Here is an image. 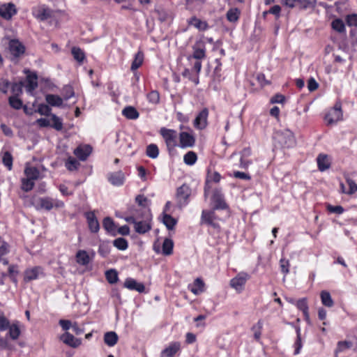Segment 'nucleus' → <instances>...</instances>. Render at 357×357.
Instances as JSON below:
<instances>
[{
  "mask_svg": "<svg viewBox=\"0 0 357 357\" xmlns=\"http://www.w3.org/2000/svg\"><path fill=\"white\" fill-rule=\"evenodd\" d=\"M180 342H172L161 352L160 357H174V356L180 350Z\"/></svg>",
  "mask_w": 357,
  "mask_h": 357,
  "instance_id": "nucleus-20",
  "label": "nucleus"
},
{
  "mask_svg": "<svg viewBox=\"0 0 357 357\" xmlns=\"http://www.w3.org/2000/svg\"><path fill=\"white\" fill-rule=\"evenodd\" d=\"M71 53L75 60L79 64H82L85 59V54L84 51L77 47H73L71 50Z\"/></svg>",
  "mask_w": 357,
  "mask_h": 357,
  "instance_id": "nucleus-34",
  "label": "nucleus"
},
{
  "mask_svg": "<svg viewBox=\"0 0 357 357\" xmlns=\"http://www.w3.org/2000/svg\"><path fill=\"white\" fill-rule=\"evenodd\" d=\"M8 330V337L13 340H17L21 334V331L20 328V322L18 321H13Z\"/></svg>",
  "mask_w": 357,
  "mask_h": 357,
  "instance_id": "nucleus-25",
  "label": "nucleus"
},
{
  "mask_svg": "<svg viewBox=\"0 0 357 357\" xmlns=\"http://www.w3.org/2000/svg\"><path fill=\"white\" fill-rule=\"evenodd\" d=\"M42 274L43 271L40 266L28 268L24 272V280L27 282L33 280H36Z\"/></svg>",
  "mask_w": 357,
  "mask_h": 357,
  "instance_id": "nucleus-17",
  "label": "nucleus"
},
{
  "mask_svg": "<svg viewBox=\"0 0 357 357\" xmlns=\"http://www.w3.org/2000/svg\"><path fill=\"white\" fill-rule=\"evenodd\" d=\"M63 93L65 100H68L69 98H72L75 95L73 87L69 85L65 86L63 87Z\"/></svg>",
  "mask_w": 357,
  "mask_h": 357,
  "instance_id": "nucleus-63",
  "label": "nucleus"
},
{
  "mask_svg": "<svg viewBox=\"0 0 357 357\" xmlns=\"http://www.w3.org/2000/svg\"><path fill=\"white\" fill-rule=\"evenodd\" d=\"M193 53L191 57L196 60H202L206 58V47L205 44L202 41H198L192 46Z\"/></svg>",
  "mask_w": 357,
  "mask_h": 357,
  "instance_id": "nucleus-11",
  "label": "nucleus"
},
{
  "mask_svg": "<svg viewBox=\"0 0 357 357\" xmlns=\"http://www.w3.org/2000/svg\"><path fill=\"white\" fill-rule=\"evenodd\" d=\"M85 217L87 220L89 228L93 233H97L99 231L100 225L99 222L93 212H87L85 214Z\"/></svg>",
  "mask_w": 357,
  "mask_h": 357,
  "instance_id": "nucleus-19",
  "label": "nucleus"
},
{
  "mask_svg": "<svg viewBox=\"0 0 357 357\" xmlns=\"http://www.w3.org/2000/svg\"><path fill=\"white\" fill-rule=\"evenodd\" d=\"M10 326L9 320L3 314L0 315V331L8 330Z\"/></svg>",
  "mask_w": 357,
  "mask_h": 357,
  "instance_id": "nucleus-56",
  "label": "nucleus"
},
{
  "mask_svg": "<svg viewBox=\"0 0 357 357\" xmlns=\"http://www.w3.org/2000/svg\"><path fill=\"white\" fill-rule=\"evenodd\" d=\"M33 15L40 21L47 20L52 17L53 11L45 6H38L32 10Z\"/></svg>",
  "mask_w": 357,
  "mask_h": 357,
  "instance_id": "nucleus-7",
  "label": "nucleus"
},
{
  "mask_svg": "<svg viewBox=\"0 0 357 357\" xmlns=\"http://www.w3.org/2000/svg\"><path fill=\"white\" fill-rule=\"evenodd\" d=\"M331 26L333 29L336 31L337 32L342 33L345 32V25L344 22L340 19H335L332 21L331 22Z\"/></svg>",
  "mask_w": 357,
  "mask_h": 357,
  "instance_id": "nucleus-40",
  "label": "nucleus"
},
{
  "mask_svg": "<svg viewBox=\"0 0 357 357\" xmlns=\"http://www.w3.org/2000/svg\"><path fill=\"white\" fill-rule=\"evenodd\" d=\"M188 23L199 29V31H205L208 28V24L206 21H202L196 17H191Z\"/></svg>",
  "mask_w": 357,
  "mask_h": 357,
  "instance_id": "nucleus-26",
  "label": "nucleus"
},
{
  "mask_svg": "<svg viewBox=\"0 0 357 357\" xmlns=\"http://www.w3.org/2000/svg\"><path fill=\"white\" fill-rule=\"evenodd\" d=\"M113 245L120 250H125L128 248V243L124 238L119 237L114 241Z\"/></svg>",
  "mask_w": 357,
  "mask_h": 357,
  "instance_id": "nucleus-46",
  "label": "nucleus"
},
{
  "mask_svg": "<svg viewBox=\"0 0 357 357\" xmlns=\"http://www.w3.org/2000/svg\"><path fill=\"white\" fill-rule=\"evenodd\" d=\"M8 251V244L5 242L1 237H0V261L4 265L8 264V261L3 257Z\"/></svg>",
  "mask_w": 357,
  "mask_h": 357,
  "instance_id": "nucleus-30",
  "label": "nucleus"
},
{
  "mask_svg": "<svg viewBox=\"0 0 357 357\" xmlns=\"http://www.w3.org/2000/svg\"><path fill=\"white\" fill-rule=\"evenodd\" d=\"M326 208L328 211H329L330 213L336 214H342L344 211L343 207L341 206H333L331 204H328Z\"/></svg>",
  "mask_w": 357,
  "mask_h": 357,
  "instance_id": "nucleus-64",
  "label": "nucleus"
},
{
  "mask_svg": "<svg viewBox=\"0 0 357 357\" xmlns=\"http://www.w3.org/2000/svg\"><path fill=\"white\" fill-rule=\"evenodd\" d=\"M289 266H290V264H289V261L288 259H286L284 258H282L280 260V270L281 271L287 275V273H289Z\"/></svg>",
  "mask_w": 357,
  "mask_h": 357,
  "instance_id": "nucleus-59",
  "label": "nucleus"
},
{
  "mask_svg": "<svg viewBox=\"0 0 357 357\" xmlns=\"http://www.w3.org/2000/svg\"><path fill=\"white\" fill-rule=\"evenodd\" d=\"M174 248L173 241L170 238H165L162 243V253L168 256L172 254Z\"/></svg>",
  "mask_w": 357,
  "mask_h": 357,
  "instance_id": "nucleus-33",
  "label": "nucleus"
},
{
  "mask_svg": "<svg viewBox=\"0 0 357 357\" xmlns=\"http://www.w3.org/2000/svg\"><path fill=\"white\" fill-rule=\"evenodd\" d=\"M60 339L64 344L73 348L78 347L82 343V340L80 339L75 337L68 332H66L64 334H63Z\"/></svg>",
  "mask_w": 357,
  "mask_h": 357,
  "instance_id": "nucleus-16",
  "label": "nucleus"
},
{
  "mask_svg": "<svg viewBox=\"0 0 357 357\" xmlns=\"http://www.w3.org/2000/svg\"><path fill=\"white\" fill-rule=\"evenodd\" d=\"M102 226L104 229L108 232H114L116 229L114 222L109 217H106L104 218L102 222Z\"/></svg>",
  "mask_w": 357,
  "mask_h": 357,
  "instance_id": "nucleus-45",
  "label": "nucleus"
},
{
  "mask_svg": "<svg viewBox=\"0 0 357 357\" xmlns=\"http://www.w3.org/2000/svg\"><path fill=\"white\" fill-rule=\"evenodd\" d=\"M160 135L164 138L167 148L169 152L173 151L177 146V132L172 129L162 128L160 130Z\"/></svg>",
  "mask_w": 357,
  "mask_h": 357,
  "instance_id": "nucleus-3",
  "label": "nucleus"
},
{
  "mask_svg": "<svg viewBox=\"0 0 357 357\" xmlns=\"http://www.w3.org/2000/svg\"><path fill=\"white\" fill-rule=\"evenodd\" d=\"M137 218L134 215H130L125 218V220L128 223L134 224L135 230L138 234H144L151 229V225L147 220L138 221Z\"/></svg>",
  "mask_w": 357,
  "mask_h": 357,
  "instance_id": "nucleus-4",
  "label": "nucleus"
},
{
  "mask_svg": "<svg viewBox=\"0 0 357 357\" xmlns=\"http://www.w3.org/2000/svg\"><path fill=\"white\" fill-rule=\"evenodd\" d=\"M119 337L114 331L107 332L104 335V342L109 347H114L118 342Z\"/></svg>",
  "mask_w": 357,
  "mask_h": 357,
  "instance_id": "nucleus-27",
  "label": "nucleus"
},
{
  "mask_svg": "<svg viewBox=\"0 0 357 357\" xmlns=\"http://www.w3.org/2000/svg\"><path fill=\"white\" fill-rule=\"evenodd\" d=\"M194 287L190 291L195 295H198L204 291V282L201 278H197L194 281Z\"/></svg>",
  "mask_w": 357,
  "mask_h": 357,
  "instance_id": "nucleus-36",
  "label": "nucleus"
},
{
  "mask_svg": "<svg viewBox=\"0 0 357 357\" xmlns=\"http://www.w3.org/2000/svg\"><path fill=\"white\" fill-rule=\"evenodd\" d=\"M24 174L26 178L33 181L37 180L40 176L39 170L35 167H26L24 169Z\"/></svg>",
  "mask_w": 357,
  "mask_h": 357,
  "instance_id": "nucleus-35",
  "label": "nucleus"
},
{
  "mask_svg": "<svg viewBox=\"0 0 357 357\" xmlns=\"http://www.w3.org/2000/svg\"><path fill=\"white\" fill-rule=\"evenodd\" d=\"M162 222L166 226L167 229L172 230L174 229L177 221L170 215L165 213L163 215Z\"/></svg>",
  "mask_w": 357,
  "mask_h": 357,
  "instance_id": "nucleus-38",
  "label": "nucleus"
},
{
  "mask_svg": "<svg viewBox=\"0 0 357 357\" xmlns=\"http://www.w3.org/2000/svg\"><path fill=\"white\" fill-rule=\"evenodd\" d=\"M190 195L191 189L186 184H183L177 188L176 193V205L179 208H183L188 204L189 197Z\"/></svg>",
  "mask_w": 357,
  "mask_h": 357,
  "instance_id": "nucleus-2",
  "label": "nucleus"
},
{
  "mask_svg": "<svg viewBox=\"0 0 357 357\" xmlns=\"http://www.w3.org/2000/svg\"><path fill=\"white\" fill-rule=\"evenodd\" d=\"M217 218L213 211L203 210L201 216V224H205L214 229H220L219 224L215 222Z\"/></svg>",
  "mask_w": 357,
  "mask_h": 357,
  "instance_id": "nucleus-6",
  "label": "nucleus"
},
{
  "mask_svg": "<svg viewBox=\"0 0 357 357\" xmlns=\"http://www.w3.org/2000/svg\"><path fill=\"white\" fill-rule=\"evenodd\" d=\"M23 86L24 83L22 82L13 83L11 85V91L13 93V96L19 97L22 93Z\"/></svg>",
  "mask_w": 357,
  "mask_h": 357,
  "instance_id": "nucleus-51",
  "label": "nucleus"
},
{
  "mask_svg": "<svg viewBox=\"0 0 357 357\" xmlns=\"http://www.w3.org/2000/svg\"><path fill=\"white\" fill-rule=\"evenodd\" d=\"M352 347V342L350 341H340L337 343L336 352H342Z\"/></svg>",
  "mask_w": 357,
  "mask_h": 357,
  "instance_id": "nucleus-57",
  "label": "nucleus"
},
{
  "mask_svg": "<svg viewBox=\"0 0 357 357\" xmlns=\"http://www.w3.org/2000/svg\"><path fill=\"white\" fill-rule=\"evenodd\" d=\"M275 138L282 146L287 148L292 147L296 142L294 134L289 130L278 132Z\"/></svg>",
  "mask_w": 357,
  "mask_h": 357,
  "instance_id": "nucleus-5",
  "label": "nucleus"
},
{
  "mask_svg": "<svg viewBox=\"0 0 357 357\" xmlns=\"http://www.w3.org/2000/svg\"><path fill=\"white\" fill-rule=\"evenodd\" d=\"M52 123L50 126L56 130H61L63 128L62 120L55 114H51Z\"/></svg>",
  "mask_w": 357,
  "mask_h": 357,
  "instance_id": "nucleus-49",
  "label": "nucleus"
},
{
  "mask_svg": "<svg viewBox=\"0 0 357 357\" xmlns=\"http://www.w3.org/2000/svg\"><path fill=\"white\" fill-rule=\"evenodd\" d=\"M345 20L349 26H357V14L347 15Z\"/></svg>",
  "mask_w": 357,
  "mask_h": 357,
  "instance_id": "nucleus-60",
  "label": "nucleus"
},
{
  "mask_svg": "<svg viewBox=\"0 0 357 357\" xmlns=\"http://www.w3.org/2000/svg\"><path fill=\"white\" fill-rule=\"evenodd\" d=\"M149 101L153 104H156L160 100V95L157 91H152L147 95Z\"/></svg>",
  "mask_w": 357,
  "mask_h": 357,
  "instance_id": "nucleus-61",
  "label": "nucleus"
},
{
  "mask_svg": "<svg viewBox=\"0 0 357 357\" xmlns=\"http://www.w3.org/2000/svg\"><path fill=\"white\" fill-rule=\"evenodd\" d=\"M317 162L318 169L321 172H324L331 167V159L326 154H319L317 158Z\"/></svg>",
  "mask_w": 357,
  "mask_h": 357,
  "instance_id": "nucleus-22",
  "label": "nucleus"
},
{
  "mask_svg": "<svg viewBox=\"0 0 357 357\" xmlns=\"http://www.w3.org/2000/svg\"><path fill=\"white\" fill-rule=\"evenodd\" d=\"M34 187L33 180L26 178L22 179V189L25 192H29Z\"/></svg>",
  "mask_w": 357,
  "mask_h": 357,
  "instance_id": "nucleus-52",
  "label": "nucleus"
},
{
  "mask_svg": "<svg viewBox=\"0 0 357 357\" xmlns=\"http://www.w3.org/2000/svg\"><path fill=\"white\" fill-rule=\"evenodd\" d=\"M108 181L114 186L123 185L125 182V174L122 171L109 172L107 174Z\"/></svg>",
  "mask_w": 357,
  "mask_h": 357,
  "instance_id": "nucleus-10",
  "label": "nucleus"
},
{
  "mask_svg": "<svg viewBox=\"0 0 357 357\" xmlns=\"http://www.w3.org/2000/svg\"><path fill=\"white\" fill-rule=\"evenodd\" d=\"M92 152V147L89 144H81L73 151V153L82 161H84Z\"/></svg>",
  "mask_w": 357,
  "mask_h": 357,
  "instance_id": "nucleus-12",
  "label": "nucleus"
},
{
  "mask_svg": "<svg viewBox=\"0 0 357 357\" xmlns=\"http://www.w3.org/2000/svg\"><path fill=\"white\" fill-rule=\"evenodd\" d=\"M2 162L5 167H6L9 170L12 169L13 156L10 152L6 151L3 153L2 156Z\"/></svg>",
  "mask_w": 357,
  "mask_h": 357,
  "instance_id": "nucleus-47",
  "label": "nucleus"
},
{
  "mask_svg": "<svg viewBox=\"0 0 357 357\" xmlns=\"http://www.w3.org/2000/svg\"><path fill=\"white\" fill-rule=\"evenodd\" d=\"M208 114V111L207 109H202L196 116L194 121V126L199 130L205 128L207 125Z\"/></svg>",
  "mask_w": 357,
  "mask_h": 357,
  "instance_id": "nucleus-15",
  "label": "nucleus"
},
{
  "mask_svg": "<svg viewBox=\"0 0 357 357\" xmlns=\"http://www.w3.org/2000/svg\"><path fill=\"white\" fill-rule=\"evenodd\" d=\"M321 303L324 305L331 307L334 303L329 292L323 291L321 293Z\"/></svg>",
  "mask_w": 357,
  "mask_h": 357,
  "instance_id": "nucleus-42",
  "label": "nucleus"
},
{
  "mask_svg": "<svg viewBox=\"0 0 357 357\" xmlns=\"http://www.w3.org/2000/svg\"><path fill=\"white\" fill-rule=\"evenodd\" d=\"M296 306L300 310H301L303 312L305 319H308L309 318L308 306H307L306 298L299 299L296 302Z\"/></svg>",
  "mask_w": 357,
  "mask_h": 357,
  "instance_id": "nucleus-43",
  "label": "nucleus"
},
{
  "mask_svg": "<svg viewBox=\"0 0 357 357\" xmlns=\"http://www.w3.org/2000/svg\"><path fill=\"white\" fill-rule=\"evenodd\" d=\"M342 112H336L331 109L328 114H326L325 120L326 121L328 125H332L342 120Z\"/></svg>",
  "mask_w": 357,
  "mask_h": 357,
  "instance_id": "nucleus-24",
  "label": "nucleus"
},
{
  "mask_svg": "<svg viewBox=\"0 0 357 357\" xmlns=\"http://www.w3.org/2000/svg\"><path fill=\"white\" fill-rule=\"evenodd\" d=\"M296 335H297L296 340L294 343V347H295L294 355L298 354L302 348L301 329L299 328H296Z\"/></svg>",
  "mask_w": 357,
  "mask_h": 357,
  "instance_id": "nucleus-53",
  "label": "nucleus"
},
{
  "mask_svg": "<svg viewBox=\"0 0 357 357\" xmlns=\"http://www.w3.org/2000/svg\"><path fill=\"white\" fill-rule=\"evenodd\" d=\"M346 181L349 185V190L347 191V194L351 195L357 191V184L350 178L349 176H346Z\"/></svg>",
  "mask_w": 357,
  "mask_h": 357,
  "instance_id": "nucleus-58",
  "label": "nucleus"
},
{
  "mask_svg": "<svg viewBox=\"0 0 357 357\" xmlns=\"http://www.w3.org/2000/svg\"><path fill=\"white\" fill-rule=\"evenodd\" d=\"M124 287L130 290H135L139 293H142L145 290L143 283L137 282L135 279L128 278L124 282Z\"/></svg>",
  "mask_w": 357,
  "mask_h": 357,
  "instance_id": "nucleus-21",
  "label": "nucleus"
},
{
  "mask_svg": "<svg viewBox=\"0 0 357 357\" xmlns=\"http://www.w3.org/2000/svg\"><path fill=\"white\" fill-rule=\"evenodd\" d=\"M105 277L107 280L110 284H114L118 281V273L116 270L110 269L107 271L105 273Z\"/></svg>",
  "mask_w": 357,
  "mask_h": 357,
  "instance_id": "nucleus-48",
  "label": "nucleus"
},
{
  "mask_svg": "<svg viewBox=\"0 0 357 357\" xmlns=\"http://www.w3.org/2000/svg\"><path fill=\"white\" fill-rule=\"evenodd\" d=\"M38 112L41 115L50 116L51 115V108L45 104H40L38 107Z\"/></svg>",
  "mask_w": 357,
  "mask_h": 357,
  "instance_id": "nucleus-62",
  "label": "nucleus"
},
{
  "mask_svg": "<svg viewBox=\"0 0 357 357\" xmlns=\"http://www.w3.org/2000/svg\"><path fill=\"white\" fill-rule=\"evenodd\" d=\"M179 142H180V147L181 148H188L192 147L195 143V139L189 132H181L179 134Z\"/></svg>",
  "mask_w": 357,
  "mask_h": 357,
  "instance_id": "nucleus-13",
  "label": "nucleus"
},
{
  "mask_svg": "<svg viewBox=\"0 0 357 357\" xmlns=\"http://www.w3.org/2000/svg\"><path fill=\"white\" fill-rule=\"evenodd\" d=\"M300 8L306 9L314 7L316 4V0H297Z\"/></svg>",
  "mask_w": 357,
  "mask_h": 357,
  "instance_id": "nucleus-55",
  "label": "nucleus"
},
{
  "mask_svg": "<svg viewBox=\"0 0 357 357\" xmlns=\"http://www.w3.org/2000/svg\"><path fill=\"white\" fill-rule=\"evenodd\" d=\"M26 90L28 93H31L38 86L37 74L36 73L28 74L26 76Z\"/></svg>",
  "mask_w": 357,
  "mask_h": 357,
  "instance_id": "nucleus-18",
  "label": "nucleus"
},
{
  "mask_svg": "<svg viewBox=\"0 0 357 357\" xmlns=\"http://www.w3.org/2000/svg\"><path fill=\"white\" fill-rule=\"evenodd\" d=\"M144 61V53L142 51H139L135 55L134 60L132 62L130 69L132 71H135L138 69Z\"/></svg>",
  "mask_w": 357,
  "mask_h": 357,
  "instance_id": "nucleus-31",
  "label": "nucleus"
},
{
  "mask_svg": "<svg viewBox=\"0 0 357 357\" xmlns=\"http://www.w3.org/2000/svg\"><path fill=\"white\" fill-rule=\"evenodd\" d=\"M240 15V11L238 8H231L227 13V19L231 22H236Z\"/></svg>",
  "mask_w": 357,
  "mask_h": 357,
  "instance_id": "nucleus-44",
  "label": "nucleus"
},
{
  "mask_svg": "<svg viewBox=\"0 0 357 357\" xmlns=\"http://www.w3.org/2000/svg\"><path fill=\"white\" fill-rule=\"evenodd\" d=\"M8 102L10 107L15 109H20L23 107L22 101L16 96H10Z\"/></svg>",
  "mask_w": 357,
  "mask_h": 357,
  "instance_id": "nucleus-50",
  "label": "nucleus"
},
{
  "mask_svg": "<svg viewBox=\"0 0 357 357\" xmlns=\"http://www.w3.org/2000/svg\"><path fill=\"white\" fill-rule=\"evenodd\" d=\"M135 202L139 206L143 208L147 207L151 202V201L148 199L147 197H146L144 195H138L135 197Z\"/></svg>",
  "mask_w": 357,
  "mask_h": 357,
  "instance_id": "nucleus-54",
  "label": "nucleus"
},
{
  "mask_svg": "<svg viewBox=\"0 0 357 357\" xmlns=\"http://www.w3.org/2000/svg\"><path fill=\"white\" fill-rule=\"evenodd\" d=\"M64 206V203L59 199L50 197H40L36 200L35 208L37 210L45 209L50 211L53 208H60Z\"/></svg>",
  "mask_w": 357,
  "mask_h": 357,
  "instance_id": "nucleus-1",
  "label": "nucleus"
},
{
  "mask_svg": "<svg viewBox=\"0 0 357 357\" xmlns=\"http://www.w3.org/2000/svg\"><path fill=\"white\" fill-rule=\"evenodd\" d=\"M45 100L53 107H60L63 104V99L57 95L47 94L45 96Z\"/></svg>",
  "mask_w": 357,
  "mask_h": 357,
  "instance_id": "nucleus-28",
  "label": "nucleus"
},
{
  "mask_svg": "<svg viewBox=\"0 0 357 357\" xmlns=\"http://www.w3.org/2000/svg\"><path fill=\"white\" fill-rule=\"evenodd\" d=\"M249 275L247 273H241L230 280V285L237 291L241 292L244 289L246 281L248 280Z\"/></svg>",
  "mask_w": 357,
  "mask_h": 357,
  "instance_id": "nucleus-8",
  "label": "nucleus"
},
{
  "mask_svg": "<svg viewBox=\"0 0 357 357\" xmlns=\"http://www.w3.org/2000/svg\"><path fill=\"white\" fill-rule=\"evenodd\" d=\"M197 160V155L194 151H190L183 156V161L188 165H193Z\"/></svg>",
  "mask_w": 357,
  "mask_h": 357,
  "instance_id": "nucleus-41",
  "label": "nucleus"
},
{
  "mask_svg": "<svg viewBox=\"0 0 357 357\" xmlns=\"http://www.w3.org/2000/svg\"><path fill=\"white\" fill-rule=\"evenodd\" d=\"M17 13L15 6L13 3H4L0 6V16L5 20H10Z\"/></svg>",
  "mask_w": 357,
  "mask_h": 357,
  "instance_id": "nucleus-9",
  "label": "nucleus"
},
{
  "mask_svg": "<svg viewBox=\"0 0 357 357\" xmlns=\"http://www.w3.org/2000/svg\"><path fill=\"white\" fill-rule=\"evenodd\" d=\"M146 153L148 157L152 159L158 158L159 155V149L156 144H151L147 146Z\"/></svg>",
  "mask_w": 357,
  "mask_h": 357,
  "instance_id": "nucleus-39",
  "label": "nucleus"
},
{
  "mask_svg": "<svg viewBox=\"0 0 357 357\" xmlns=\"http://www.w3.org/2000/svg\"><path fill=\"white\" fill-rule=\"evenodd\" d=\"M122 114L127 119L132 120L137 119L139 115L137 109L132 106L125 107L122 111Z\"/></svg>",
  "mask_w": 357,
  "mask_h": 357,
  "instance_id": "nucleus-32",
  "label": "nucleus"
},
{
  "mask_svg": "<svg viewBox=\"0 0 357 357\" xmlns=\"http://www.w3.org/2000/svg\"><path fill=\"white\" fill-rule=\"evenodd\" d=\"M76 261L82 266L87 265L90 261V257L85 250H80L76 254Z\"/></svg>",
  "mask_w": 357,
  "mask_h": 357,
  "instance_id": "nucleus-29",
  "label": "nucleus"
},
{
  "mask_svg": "<svg viewBox=\"0 0 357 357\" xmlns=\"http://www.w3.org/2000/svg\"><path fill=\"white\" fill-rule=\"evenodd\" d=\"M212 200L214 203V210L225 209L227 207V205L224 200L222 195L218 190L213 192Z\"/></svg>",
  "mask_w": 357,
  "mask_h": 357,
  "instance_id": "nucleus-23",
  "label": "nucleus"
},
{
  "mask_svg": "<svg viewBox=\"0 0 357 357\" xmlns=\"http://www.w3.org/2000/svg\"><path fill=\"white\" fill-rule=\"evenodd\" d=\"M9 51L15 58H17L24 53V46L18 40H12L9 43Z\"/></svg>",
  "mask_w": 357,
  "mask_h": 357,
  "instance_id": "nucleus-14",
  "label": "nucleus"
},
{
  "mask_svg": "<svg viewBox=\"0 0 357 357\" xmlns=\"http://www.w3.org/2000/svg\"><path fill=\"white\" fill-rule=\"evenodd\" d=\"M65 166L68 170L72 172L77 170L80 166V163L79 161H77V159L72 156H70L66 161Z\"/></svg>",
  "mask_w": 357,
  "mask_h": 357,
  "instance_id": "nucleus-37",
  "label": "nucleus"
}]
</instances>
